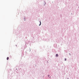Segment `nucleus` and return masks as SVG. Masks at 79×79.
I'll return each instance as SVG.
<instances>
[{
  "label": "nucleus",
  "instance_id": "obj_1",
  "mask_svg": "<svg viewBox=\"0 0 79 79\" xmlns=\"http://www.w3.org/2000/svg\"><path fill=\"white\" fill-rule=\"evenodd\" d=\"M9 60V57H7V60Z\"/></svg>",
  "mask_w": 79,
  "mask_h": 79
},
{
  "label": "nucleus",
  "instance_id": "obj_2",
  "mask_svg": "<svg viewBox=\"0 0 79 79\" xmlns=\"http://www.w3.org/2000/svg\"><path fill=\"white\" fill-rule=\"evenodd\" d=\"M56 56H58V54H56Z\"/></svg>",
  "mask_w": 79,
  "mask_h": 79
},
{
  "label": "nucleus",
  "instance_id": "obj_3",
  "mask_svg": "<svg viewBox=\"0 0 79 79\" xmlns=\"http://www.w3.org/2000/svg\"><path fill=\"white\" fill-rule=\"evenodd\" d=\"M40 25H39V26H40V25H41V22H40Z\"/></svg>",
  "mask_w": 79,
  "mask_h": 79
},
{
  "label": "nucleus",
  "instance_id": "obj_4",
  "mask_svg": "<svg viewBox=\"0 0 79 79\" xmlns=\"http://www.w3.org/2000/svg\"><path fill=\"white\" fill-rule=\"evenodd\" d=\"M64 60L65 61H66V59L65 58Z\"/></svg>",
  "mask_w": 79,
  "mask_h": 79
},
{
  "label": "nucleus",
  "instance_id": "obj_5",
  "mask_svg": "<svg viewBox=\"0 0 79 79\" xmlns=\"http://www.w3.org/2000/svg\"><path fill=\"white\" fill-rule=\"evenodd\" d=\"M48 76H50V75H48Z\"/></svg>",
  "mask_w": 79,
  "mask_h": 79
}]
</instances>
